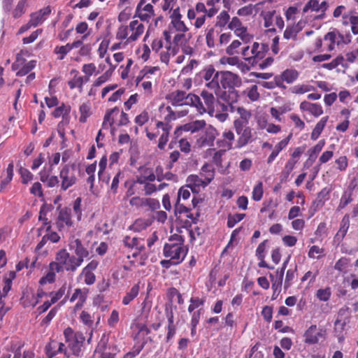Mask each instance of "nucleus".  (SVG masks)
<instances>
[{"mask_svg":"<svg viewBox=\"0 0 358 358\" xmlns=\"http://www.w3.org/2000/svg\"><path fill=\"white\" fill-rule=\"evenodd\" d=\"M244 94L249 98L251 101H256L259 98V93L257 85H252L247 88L244 91Z\"/></svg>","mask_w":358,"mask_h":358,"instance_id":"obj_49","label":"nucleus"},{"mask_svg":"<svg viewBox=\"0 0 358 358\" xmlns=\"http://www.w3.org/2000/svg\"><path fill=\"white\" fill-rule=\"evenodd\" d=\"M159 71L157 66H145L137 76L136 81L138 85L143 79H150L152 75H156Z\"/></svg>","mask_w":358,"mask_h":358,"instance_id":"obj_33","label":"nucleus"},{"mask_svg":"<svg viewBox=\"0 0 358 358\" xmlns=\"http://www.w3.org/2000/svg\"><path fill=\"white\" fill-rule=\"evenodd\" d=\"M157 127L161 129L163 131L159 139L158 148L160 150H164L169 140V134L171 129V126L166 122H158L157 123Z\"/></svg>","mask_w":358,"mask_h":358,"instance_id":"obj_28","label":"nucleus"},{"mask_svg":"<svg viewBox=\"0 0 358 358\" xmlns=\"http://www.w3.org/2000/svg\"><path fill=\"white\" fill-rule=\"evenodd\" d=\"M228 28L234 31L235 35L240 38L244 43H250L253 38L252 35L248 33V28L242 24L237 17H232L228 24Z\"/></svg>","mask_w":358,"mask_h":358,"instance_id":"obj_11","label":"nucleus"},{"mask_svg":"<svg viewBox=\"0 0 358 358\" xmlns=\"http://www.w3.org/2000/svg\"><path fill=\"white\" fill-rule=\"evenodd\" d=\"M345 310H340L338 313V318L335 322V329L336 331H342L344 329L345 326L349 322L347 317L342 319V316L345 313Z\"/></svg>","mask_w":358,"mask_h":358,"instance_id":"obj_47","label":"nucleus"},{"mask_svg":"<svg viewBox=\"0 0 358 358\" xmlns=\"http://www.w3.org/2000/svg\"><path fill=\"white\" fill-rule=\"evenodd\" d=\"M70 111L71 106L63 103L62 106L55 109L52 112V115L56 118L62 116L64 120H67Z\"/></svg>","mask_w":358,"mask_h":358,"instance_id":"obj_41","label":"nucleus"},{"mask_svg":"<svg viewBox=\"0 0 358 358\" xmlns=\"http://www.w3.org/2000/svg\"><path fill=\"white\" fill-rule=\"evenodd\" d=\"M144 26L138 20H135L130 22L129 25H121L116 32V38L120 41H127L132 43L137 41L144 32Z\"/></svg>","mask_w":358,"mask_h":358,"instance_id":"obj_3","label":"nucleus"},{"mask_svg":"<svg viewBox=\"0 0 358 358\" xmlns=\"http://www.w3.org/2000/svg\"><path fill=\"white\" fill-rule=\"evenodd\" d=\"M299 77V72L295 69H286L280 77H275V80L278 86L282 85V82H286L287 84L294 83Z\"/></svg>","mask_w":358,"mask_h":358,"instance_id":"obj_26","label":"nucleus"},{"mask_svg":"<svg viewBox=\"0 0 358 358\" xmlns=\"http://www.w3.org/2000/svg\"><path fill=\"white\" fill-rule=\"evenodd\" d=\"M201 76L203 80L206 82L212 80L213 78H218L220 76V72L215 71V69L210 66L204 69L201 72Z\"/></svg>","mask_w":358,"mask_h":358,"instance_id":"obj_45","label":"nucleus"},{"mask_svg":"<svg viewBox=\"0 0 358 358\" xmlns=\"http://www.w3.org/2000/svg\"><path fill=\"white\" fill-rule=\"evenodd\" d=\"M123 242L128 248H136L138 250L143 248V245L141 243V241L136 237L127 236L124 239Z\"/></svg>","mask_w":358,"mask_h":358,"instance_id":"obj_42","label":"nucleus"},{"mask_svg":"<svg viewBox=\"0 0 358 358\" xmlns=\"http://www.w3.org/2000/svg\"><path fill=\"white\" fill-rule=\"evenodd\" d=\"M229 15L227 11H222L217 17L215 27L221 28L224 27L227 22H229Z\"/></svg>","mask_w":358,"mask_h":358,"instance_id":"obj_52","label":"nucleus"},{"mask_svg":"<svg viewBox=\"0 0 358 358\" xmlns=\"http://www.w3.org/2000/svg\"><path fill=\"white\" fill-rule=\"evenodd\" d=\"M51 13L50 6L39 10L37 12L33 13L30 16V24L34 27L41 24L48 17Z\"/></svg>","mask_w":358,"mask_h":358,"instance_id":"obj_24","label":"nucleus"},{"mask_svg":"<svg viewBox=\"0 0 358 358\" xmlns=\"http://www.w3.org/2000/svg\"><path fill=\"white\" fill-rule=\"evenodd\" d=\"M262 5V3H258L255 5L249 4L239 8L237 11V14L242 17H248L251 15L255 16L257 14Z\"/></svg>","mask_w":358,"mask_h":358,"instance_id":"obj_31","label":"nucleus"},{"mask_svg":"<svg viewBox=\"0 0 358 358\" xmlns=\"http://www.w3.org/2000/svg\"><path fill=\"white\" fill-rule=\"evenodd\" d=\"M64 347V343L52 341L45 347L46 355L49 358H52L59 352H63Z\"/></svg>","mask_w":358,"mask_h":358,"instance_id":"obj_32","label":"nucleus"},{"mask_svg":"<svg viewBox=\"0 0 358 358\" xmlns=\"http://www.w3.org/2000/svg\"><path fill=\"white\" fill-rule=\"evenodd\" d=\"M329 117L325 116L321 118V120L316 124L315 128L313 129L310 138L312 140H317L322 132L324 128L325 127L327 122L328 121Z\"/></svg>","mask_w":358,"mask_h":358,"instance_id":"obj_34","label":"nucleus"},{"mask_svg":"<svg viewBox=\"0 0 358 358\" xmlns=\"http://www.w3.org/2000/svg\"><path fill=\"white\" fill-rule=\"evenodd\" d=\"M36 64V61L31 60L25 63L24 59L20 54H17L16 56V61L12 64V69L13 71H17V76H23L29 73Z\"/></svg>","mask_w":358,"mask_h":358,"instance_id":"obj_15","label":"nucleus"},{"mask_svg":"<svg viewBox=\"0 0 358 358\" xmlns=\"http://www.w3.org/2000/svg\"><path fill=\"white\" fill-rule=\"evenodd\" d=\"M96 70V67L94 64L90 63L85 64L82 67V71L85 74L86 77L85 78V81H88L89 78L95 73Z\"/></svg>","mask_w":358,"mask_h":358,"instance_id":"obj_58","label":"nucleus"},{"mask_svg":"<svg viewBox=\"0 0 358 358\" xmlns=\"http://www.w3.org/2000/svg\"><path fill=\"white\" fill-rule=\"evenodd\" d=\"M136 13L141 20L146 22H148L155 15L152 5L144 4L142 1L137 6Z\"/></svg>","mask_w":358,"mask_h":358,"instance_id":"obj_22","label":"nucleus"},{"mask_svg":"<svg viewBox=\"0 0 358 358\" xmlns=\"http://www.w3.org/2000/svg\"><path fill=\"white\" fill-rule=\"evenodd\" d=\"M298 33L299 29H296L294 25H288L284 31L283 36L286 39H295Z\"/></svg>","mask_w":358,"mask_h":358,"instance_id":"obj_61","label":"nucleus"},{"mask_svg":"<svg viewBox=\"0 0 358 358\" xmlns=\"http://www.w3.org/2000/svg\"><path fill=\"white\" fill-rule=\"evenodd\" d=\"M228 108H230L231 112H236L239 115V117L234 121V127H236L238 122L242 126H248L249 120L252 117L250 110L240 106L236 108L231 105L223 106L224 110H228Z\"/></svg>","mask_w":358,"mask_h":358,"instance_id":"obj_19","label":"nucleus"},{"mask_svg":"<svg viewBox=\"0 0 358 358\" xmlns=\"http://www.w3.org/2000/svg\"><path fill=\"white\" fill-rule=\"evenodd\" d=\"M187 185L191 187V189L192 191L196 192V188H199L200 187H206L209 182H207L206 180L200 175H190L188 176L187 179Z\"/></svg>","mask_w":358,"mask_h":358,"instance_id":"obj_30","label":"nucleus"},{"mask_svg":"<svg viewBox=\"0 0 358 358\" xmlns=\"http://www.w3.org/2000/svg\"><path fill=\"white\" fill-rule=\"evenodd\" d=\"M69 46L66 44L65 45H57L54 48L53 52L57 56V59L62 60L66 55L70 52Z\"/></svg>","mask_w":358,"mask_h":358,"instance_id":"obj_46","label":"nucleus"},{"mask_svg":"<svg viewBox=\"0 0 358 358\" xmlns=\"http://www.w3.org/2000/svg\"><path fill=\"white\" fill-rule=\"evenodd\" d=\"M52 270L57 273L64 271L74 272L80 266L76 260V256L71 255L65 249L59 250L55 255V261L50 262Z\"/></svg>","mask_w":358,"mask_h":358,"instance_id":"obj_2","label":"nucleus"},{"mask_svg":"<svg viewBox=\"0 0 358 358\" xmlns=\"http://www.w3.org/2000/svg\"><path fill=\"white\" fill-rule=\"evenodd\" d=\"M169 99L173 106H190L192 107H194V100L196 99L194 94H187L185 92L182 90H177L171 92L169 95Z\"/></svg>","mask_w":358,"mask_h":358,"instance_id":"obj_12","label":"nucleus"},{"mask_svg":"<svg viewBox=\"0 0 358 358\" xmlns=\"http://www.w3.org/2000/svg\"><path fill=\"white\" fill-rule=\"evenodd\" d=\"M238 138L234 148L240 149L250 142L252 141V129L248 126H242L238 122L236 123V127H234Z\"/></svg>","mask_w":358,"mask_h":358,"instance_id":"obj_13","label":"nucleus"},{"mask_svg":"<svg viewBox=\"0 0 358 358\" xmlns=\"http://www.w3.org/2000/svg\"><path fill=\"white\" fill-rule=\"evenodd\" d=\"M324 41L326 46L325 50L332 51L335 49L336 45L350 43L352 41V36L350 33L344 35L338 30L334 29L325 34ZM323 50H324V49Z\"/></svg>","mask_w":358,"mask_h":358,"instance_id":"obj_7","label":"nucleus"},{"mask_svg":"<svg viewBox=\"0 0 358 358\" xmlns=\"http://www.w3.org/2000/svg\"><path fill=\"white\" fill-rule=\"evenodd\" d=\"M160 207L159 201L152 198H145L143 202V208H147L149 210H155Z\"/></svg>","mask_w":358,"mask_h":358,"instance_id":"obj_51","label":"nucleus"},{"mask_svg":"<svg viewBox=\"0 0 358 358\" xmlns=\"http://www.w3.org/2000/svg\"><path fill=\"white\" fill-rule=\"evenodd\" d=\"M187 250L184 247L181 241L173 243L170 241L164 247V255L169 258L174 264L180 263L185 257Z\"/></svg>","mask_w":358,"mask_h":358,"instance_id":"obj_6","label":"nucleus"},{"mask_svg":"<svg viewBox=\"0 0 358 358\" xmlns=\"http://www.w3.org/2000/svg\"><path fill=\"white\" fill-rule=\"evenodd\" d=\"M66 289V285H63L57 292L50 293V301L54 304L59 300L65 294Z\"/></svg>","mask_w":358,"mask_h":358,"instance_id":"obj_59","label":"nucleus"},{"mask_svg":"<svg viewBox=\"0 0 358 358\" xmlns=\"http://www.w3.org/2000/svg\"><path fill=\"white\" fill-rule=\"evenodd\" d=\"M324 331L312 324L303 334L304 343L308 345L317 344L320 338L324 337Z\"/></svg>","mask_w":358,"mask_h":358,"instance_id":"obj_20","label":"nucleus"},{"mask_svg":"<svg viewBox=\"0 0 358 358\" xmlns=\"http://www.w3.org/2000/svg\"><path fill=\"white\" fill-rule=\"evenodd\" d=\"M218 131L211 124H206L205 127L199 132L196 140L199 148L211 147L218 136Z\"/></svg>","mask_w":358,"mask_h":358,"instance_id":"obj_9","label":"nucleus"},{"mask_svg":"<svg viewBox=\"0 0 358 358\" xmlns=\"http://www.w3.org/2000/svg\"><path fill=\"white\" fill-rule=\"evenodd\" d=\"M79 111L80 113V117L79 118V121L80 122H85L87 120V118L91 115V103L90 101H87L85 103H83L80 108Z\"/></svg>","mask_w":358,"mask_h":358,"instance_id":"obj_39","label":"nucleus"},{"mask_svg":"<svg viewBox=\"0 0 358 358\" xmlns=\"http://www.w3.org/2000/svg\"><path fill=\"white\" fill-rule=\"evenodd\" d=\"M69 248L74 252L76 260L80 266L83 264L84 259L88 257L90 253L88 250L84 247L80 239H72L69 242Z\"/></svg>","mask_w":358,"mask_h":358,"instance_id":"obj_17","label":"nucleus"},{"mask_svg":"<svg viewBox=\"0 0 358 358\" xmlns=\"http://www.w3.org/2000/svg\"><path fill=\"white\" fill-rule=\"evenodd\" d=\"M206 124V122L204 120H196L186 123L178 127L174 131V135L178 138L182 134V131L191 132L192 134L200 132L205 127Z\"/></svg>","mask_w":358,"mask_h":358,"instance_id":"obj_18","label":"nucleus"},{"mask_svg":"<svg viewBox=\"0 0 358 358\" xmlns=\"http://www.w3.org/2000/svg\"><path fill=\"white\" fill-rule=\"evenodd\" d=\"M314 90L315 88L313 86L308 84L296 85L291 89L292 93L299 94H304Z\"/></svg>","mask_w":358,"mask_h":358,"instance_id":"obj_50","label":"nucleus"},{"mask_svg":"<svg viewBox=\"0 0 358 358\" xmlns=\"http://www.w3.org/2000/svg\"><path fill=\"white\" fill-rule=\"evenodd\" d=\"M59 177L61 178V188L66 191L76 182V177L73 169H71L67 164L60 171Z\"/></svg>","mask_w":358,"mask_h":358,"instance_id":"obj_16","label":"nucleus"},{"mask_svg":"<svg viewBox=\"0 0 358 358\" xmlns=\"http://www.w3.org/2000/svg\"><path fill=\"white\" fill-rule=\"evenodd\" d=\"M85 79L83 76H75L71 80L69 81L68 85L71 89L79 88L82 90Z\"/></svg>","mask_w":358,"mask_h":358,"instance_id":"obj_53","label":"nucleus"},{"mask_svg":"<svg viewBox=\"0 0 358 358\" xmlns=\"http://www.w3.org/2000/svg\"><path fill=\"white\" fill-rule=\"evenodd\" d=\"M331 295V289L326 287L324 289H319L316 292L317 298L322 301H327Z\"/></svg>","mask_w":358,"mask_h":358,"instance_id":"obj_56","label":"nucleus"},{"mask_svg":"<svg viewBox=\"0 0 358 358\" xmlns=\"http://www.w3.org/2000/svg\"><path fill=\"white\" fill-rule=\"evenodd\" d=\"M56 270H52L51 267V263L49 264L48 271L45 274V275L43 276L40 280L39 283L41 285H45L47 284H51L55 281V277L57 273Z\"/></svg>","mask_w":358,"mask_h":358,"instance_id":"obj_40","label":"nucleus"},{"mask_svg":"<svg viewBox=\"0 0 358 358\" xmlns=\"http://www.w3.org/2000/svg\"><path fill=\"white\" fill-rule=\"evenodd\" d=\"M232 37L231 32H224L219 36L217 41V48L225 46L229 43Z\"/></svg>","mask_w":358,"mask_h":358,"instance_id":"obj_64","label":"nucleus"},{"mask_svg":"<svg viewBox=\"0 0 358 358\" xmlns=\"http://www.w3.org/2000/svg\"><path fill=\"white\" fill-rule=\"evenodd\" d=\"M64 336L73 354L79 355L85 341L83 334L81 332H75L71 327H67L64 331Z\"/></svg>","mask_w":358,"mask_h":358,"instance_id":"obj_8","label":"nucleus"},{"mask_svg":"<svg viewBox=\"0 0 358 358\" xmlns=\"http://www.w3.org/2000/svg\"><path fill=\"white\" fill-rule=\"evenodd\" d=\"M200 175L206 180L207 182H210L215 176V171L212 165L205 164L201 169Z\"/></svg>","mask_w":358,"mask_h":358,"instance_id":"obj_38","label":"nucleus"},{"mask_svg":"<svg viewBox=\"0 0 358 358\" xmlns=\"http://www.w3.org/2000/svg\"><path fill=\"white\" fill-rule=\"evenodd\" d=\"M200 96L194 94L196 99L194 100V107L201 115L208 113L210 116H213L216 101L214 94L210 92L206 89H203Z\"/></svg>","mask_w":358,"mask_h":358,"instance_id":"obj_4","label":"nucleus"},{"mask_svg":"<svg viewBox=\"0 0 358 358\" xmlns=\"http://www.w3.org/2000/svg\"><path fill=\"white\" fill-rule=\"evenodd\" d=\"M217 36L218 33L215 30L213 27H211L207 30L206 34V41L208 48H217V41H216Z\"/></svg>","mask_w":358,"mask_h":358,"instance_id":"obj_35","label":"nucleus"},{"mask_svg":"<svg viewBox=\"0 0 358 358\" xmlns=\"http://www.w3.org/2000/svg\"><path fill=\"white\" fill-rule=\"evenodd\" d=\"M251 57H252V64L257 63L259 59L264 57L268 50V46L264 43L254 42L250 46Z\"/></svg>","mask_w":358,"mask_h":358,"instance_id":"obj_23","label":"nucleus"},{"mask_svg":"<svg viewBox=\"0 0 358 358\" xmlns=\"http://www.w3.org/2000/svg\"><path fill=\"white\" fill-rule=\"evenodd\" d=\"M174 34L175 36L172 39L166 41V51H162L160 55L161 61L165 64H168L171 57L176 55L180 49L185 46L190 38L187 32H176Z\"/></svg>","mask_w":358,"mask_h":358,"instance_id":"obj_1","label":"nucleus"},{"mask_svg":"<svg viewBox=\"0 0 358 358\" xmlns=\"http://www.w3.org/2000/svg\"><path fill=\"white\" fill-rule=\"evenodd\" d=\"M234 139V134L230 130H225L222 133V138L217 141V145L224 151L229 150L234 148L233 147Z\"/></svg>","mask_w":358,"mask_h":358,"instance_id":"obj_25","label":"nucleus"},{"mask_svg":"<svg viewBox=\"0 0 358 358\" xmlns=\"http://www.w3.org/2000/svg\"><path fill=\"white\" fill-rule=\"evenodd\" d=\"M261 15L264 20V26L269 31H275V27L282 29L285 23L281 15L275 10L262 11Z\"/></svg>","mask_w":358,"mask_h":358,"instance_id":"obj_10","label":"nucleus"},{"mask_svg":"<svg viewBox=\"0 0 358 358\" xmlns=\"http://www.w3.org/2000/svg\"><path fill=\"white\" fill-rule=\"evenodd\" d=\"M241 45V42L238 40H234L226 48V52L229 55H234L238 53V49Z\"/></svg>","mask_w":358,"mask_h":358,"instance_id":"obj_57","label":"nucleus"},{"mask_svg":"<svg viewBox=\"0 0 358 358\" xmlns=\"http://www.w3.org/2000/svg\"><path fill=\"white\" fill-rule=\"evenodd\" d=\"M27 0H20L13 10V17H20L26 10Z\"/></svg>","mask_w":358,"mask_h":358,"instance_id":"obj_55","label":"nucleus"},{"mask_svg":"<svg viewBox=\"0 0 358 358\" xmlns=\"http://www.w3.org/2000/svg\"><path fill=\"white\" fill-rule=\"evenodd\" d=\"M189 188H191V187L189 186L188 185H187L185 187H180L178 191V199H177L176 208L179 210L180 213L187 212L188 210V208L187 207L184 206L183 204H180V201L181 198L183 200H187L189 198L190 194H191Z\"/></svg>","mask_w":358,"mask_h":358,"instance_id":"obj_29","label":"nucleus"},{"mask_svg":"<svg viewBox=\"0 0 358 358\" xmlns=\"http://www.w3.org/2000/svg\"><path fill=\"white\" fill-rule=\"evenodd\" d=\"M72 209L70 208H62L59 210L57 220V226L60 231H66L73 225L71 219Z\"/></svg>","mask_w":358,"mask_h":358,"instance_id":"obj_14","label":"nucleus"},{"mask_svg":"<svg viewBox=\"0 0 358 358\" xmlns=\"http://www.w3.org/2000/svg\"><path fill=\"white\" fill-rule=\"evenodd\" d=\"M296 162H297V160H295L293 159H290L287 162V163L285 166L284 170L282 171V173L284 178L287 179L288 178L289 174L292 173V171L294 169V166H295V164Z\"/></svg>","mask_w":358,"mask_h":358,"instance_id":"obj_62","label":"nucleus"},{"mask_svg":"<svg viewBox=\"0 0 358 358\" xmlns=\"http://www.w3.org/2000/svg\"><path fill=\"white\" fill-rule=\"evenodd\" d=\"M205 86L207 87V90L216 96L219 95V92L220 91V87L219 84V77L213 78L212 80L206 82L205 83Z\"/></svg>","mask_w":358,"mask_h":358,"instance_id":"obj_44","label":"nucleus"},{"mask_svg":"<svg viewBox=\"0 0 358 358\" xmlns=\"http://www.w3.org/2000/svg\"><path fill=\"white\" fill-rule=\"evenodd\" d=\"M263 193V183L258 182L252 190V199L256 201H260L262 199Z\"/></svg>","mask_w":358,"mask_h":358,"instance_id":"obj_54","label":"nucleus"},{"mask_svg":"<svg viewBox=\"0 0 358 358\" xmlns=\"http://www.w3.org/2000/svg\"><path fill=\"white\" fill-rule=\"evenodd\" d=\"M324 249L317 245H313L308 251V257L312 259H319L324 255Z\"/></svg>","mask_w":358,"mask_h":358,"instance_id":"obj_60","label":"nucleus"},{"mask_svg":"<svg viewBox=\"0 0 358 358\" xmlns=\"http://www.w3.org/2000/svg\"><path fill=\"white\" fill-rule=\"evenodd\" d=\"M300 109L302 111H306L315 117H319L323 113V109L320 104L310 103L306 101H302L300 103Z\"/></svg>","mask_w":358,"mask_h":358,"instance_id":"obj_27","label":"nucleus"},{"mask_svg":"<svg viewBox=\"0 0 358 358\" xmlns=\"http://www.w3.org/2000/svg\"><path fill=\"white\" fill-rule=\"evenodd\" d=\"M140 291L139 284L134 285L122 299V303L125 306L129 304L138 295Z\"/></svg>","mask_w":358,"mask_h":358,"instance_id":"obj_37","label":"nucleus"},{"mask_svg":"<svg viewBox=\"0 0 358 358\" xmlns=\"http://www.w3.org/2000/svg\"><path fill=\"white\" fill-rule=\"evenodd\" d=\"M38 299L34 294L31 296L29 295L24 296L22 298V303L24 307H34L38 303Z\"/></svg>","mask_w":358,"mask_h":358,"instance_id":"obj_63","label":"nucleus"},{"mask_svg":"<svg viewBox=\"0 0 358 358\" xmlns=\"http://www.w3.org/2000/svg\"><path fill=\"white\" fill-rule=\"evenodd\" d=\"M182 15L180 13L179 6H177L169 15L170 22L168 31H164L165 41H169L171 35L176 32H188L189 28L182 20Z\"/></svg>","mask_w":358,"mask_h":358,"instance_id":"obj_5","label":"nucleus"},{"mask_svg":"<svg viewBox=\"0 0 358 358\" xmlns=\"http://www.w3.org/2000/svg\"><path fill=\"white\" fill-rule=\"evenodd\" d=\"M75 29L77 34H83L82 36L83 40H85L87 37L90 34L91 29H89L88 24L85 22H81L78 23Z\"/></svg>","mask_w":358,"mask_h":358,"instance_id":"obj_48","label":"nucleus"},{"mask_svg":"<svg viewBox=\"0 0 358 358\" xmlns=\"http://www.w3.org/2000/svg\"><path fill=\"white\" fill-rule=\"evenodd\" d=\"M349 225V218L345 215L341 221L340 229L336 235V238L338 240L343 239L348 230Z\"/></svg>","mask_w":358,"mask_h":358,"instance_id":"obj_43","label":"nucleus"},{"mask_svg":"<svg viewBox=\"0 0 358 358\" xmlns=\"http://www.w3.org/2000/svg\"><path fill=\"white\" fill-rule=\"evenodd\" d=\"M220 83L224 88L238 87L241 83L239 76L230 71L220 72Z\"/></svg>","mask_w":358,"mask_h":358,"instance_id":"obj_21","label":"nucleus"},{"mask_svg":"<svg viewBox=\"0 0 358 358\" xmlns=\"http://www.w3.org/2000/svg\"><path fill=\"white\" fill-rule=\"evenodd\" d=\"M151 224V221L149 219L138 218L130 226V229L134 231L140 232L145 229Z\"/></svg>","mask_w":358,"mask_h":358,"instance_id":"obj_36","label":"nucleus"}]
</instances>
